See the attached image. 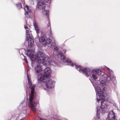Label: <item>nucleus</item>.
Segmentation results:
<instances>
[{"mask_svg":"<svg viewBox=\"0 0 120 120\" xmlns=\"http://www.w3.org/2000/svg\"><path fill=\"white\" fill-rule=\"evenodd\" d=\"M58 56L61 57V60H62L64 62L68 63L69 65L72 67L75 66L77 69L79 70L80 72L83 73L86 77L90 76H92L94 79L95 80L102 73V70L100 69H96L91 71L88 68H83L81 67L80 66L77 65L75 64H73L71 60H66L65 56L61 52H59Z\"/></svg>","mask_w":120,"mask_h":120,"instance_id":"obj_1","label":"nucleus"},{"mask_svg":"<svg viewBox=\"0 0 120 120\" xmlns=\"http://www.w3.org/2000/svg\"><path fill=\"white\" fill-rule=\"evenodd\" d=\"M44 75H39L38 77V82H46V87H44V89L48 90V89L52 88L54 87L55 82L50 79L49 77L51 73V71L49 67L46 68L44 71Z\"/></svg>","mask_w":120,"mask_h":120,"instance_id":"obj_2","label":"nucleus"},{"mask_svg":"<svg viewBox=\"0 0 120 120\" xmlns=\"http://www.w3.org/2000/svg\"><path fill=\"white\" fill-rule=\"evenodd\" d=\"M97 95V102L99 103L100 102L101 105V109L104 110L106 107L105 99L103 98V97H105L106 95V88L104 87L103 89L102 92L100 87L97 86L96 88L94 87Z\"/></svg>","mask_w":120,"mask_h":120,"instance_id":"obj_3","label":"nucleus"},{"mask_svg":"<svg viewBox=\"0 0 120 120\" xmlns=\"http://www.w3.org/2000/svg\"><path fill=\"white\" fill-rule=\"evenodd\" d=\"M27 76L29 87V88H31V94L30 96L29 103L31 105L32 110L34 112H36V109L35 108L36 106V104L34 97V91L35 85H32L29 79V77L28 74L27 75Z\"/></svg>","mask_w":120,"mask_h":120,"instance_id":"obj_4","label":"nucleus"},{"mask_svg":"<svg viewBox=\"0 0 120 120\" xmlns=\"http://www.w3.org/2000/svg\"><path fill=\"white\" fill-rule=\"evenodd\" d=\"M34 51L29 49L28 50L27 54L28 57L30 58L32 61H36L37 60L38 62L41 63L43 60V58L44 54L42 52H38L37 54L34 55Z\"/></svg>","mask_w":120,"mask_h":120,"instance_id":"obj_5","label":"nucleus"},{"mask_svg":"<svg viewBox=\"0 0 120 120\" xmlns=\"http://www.w3.org/2000/svg\"><path fill=\"white\" fill-rule=\"evenodd\" d=\"M46 37L45 35H44L41 36V38H39V40L40 42L41 43L44 42V46H46L47 45L49 47H51L52 48V46L55 47L54 50L55 51H54L53 54L54 55H56L58 54V47L55 46V44L52 43L51 40L49 38H47L46 41Z\"/></svg>","mask_w":120,"mask_h":120,"instance_id":"obj_6","label":"nucleus"},{"mask_svg":"<svg viewBox=\"0 0 120 120\" xmlns=\"http://www.w3.org/2000/svg\"><path fill=\"white\" fill-rule=\"evenodd\" d=\"M43 58L44 60L43 61L42 60L41 63L43 62V64L44 65H50L56 66L57 65L56 62L52 60L50 58L45 56L44 55Z\"/></svg>","mask_w":120,"mask_h":120,"instance_id":"obj_7","label":"nucleus"},{"mask_svg":"<svg viewBox=\"0 0 120 120\" xmlns=\"http://www.w3.org/2000/svg\"><path fill=\"white\" fill-rule=\"evenodd\" d=\"M26 41L28 42V46L29 47H30L33 44L34 41L32 39V35L31 32L28 30H26Z\"/></svg>","mask_w":120,"mask_h":120,"instance_id":"obj_8","label":"nucleus"},{"mask_svg":"<svg viewBox=\"0 0 120 120\" xmlns=\"http://www.w3.org/2000/svg\"><path fill=\"white\" fill-rule=\"evenodd\" d=\"M39 64L36 66L34 68L35 72L36 73H39L42 72V69L41 68V64H42L43 62H38L37 60H36Z\"/></svg>","mask_w":120,"mask_h":120,"instance_id":"obj_9","label":"nucleus"},{"mask_svg":"<svg viewBox=\"0 0 120 120\" xmlns=\"http://www.w3.org/2000/svg\"><path fill=\"white\" fill-rule=\"evenodd\" d=\"M45 3L43 0H40L38 2L37 7L40 9H45Z\"/></svg>","mask_w":120,"mask_h":120,"instance_id":"obj_10","label":"nucleus"},{"mask_svg":"<svg viewBox=\"0 0 120 120\" xmlns=\"http://www.w3.org/2000/svg\"><path fill=\"white\" fill-rule=\"evenodd\" d=\"M108 116L110 120H115L116 117L114 113L112 111H109Z\"/></svg>","mask_w":120,"mask_h":120,"instance_id":"obj_11","label":"nucleus"},{"mask_svg":"<svg viewBox=\"0 0 120 120\" xmlns=\"http://www.w3.org/2000/svg\"><path fill=\"white\" fill-rule=\"evenodd\" d=\"M107 108V107H106V108L105 109L103 110L101 109H101H99L98 108L97 111V116L96 117V119H97V120H99L100 119V117L99 116V113L101 112H102V111H105L106 109Z\"/></svg>","mask_w":120,"mask_h":120,"instance_id":"obj_12","label":"nucleus"},{"mask_svg":"<svg viewBox=\"0 0 120 120\" xmlns=\"http://www.w3.org/2000/svg\"><path fill=\"white\" fill-rule=\"evenodd\" d=\"M24 10L25 12H26L27 14L30 15L31 11V10L29 8L28 6L26 5L24 8Z\"/></svg>","mask_w":120,"mask_h":120,"instance_id":"obj_13","label":"nucleus"},{"mask_svg":"<svg viewBox=\"0 0 120 120\" xmlns=\"http://www.w3.org/2000/svg\"><path fill=\"white\" fill-rule=\"evenodd\" d=\"M34 26L35 28V30H36L37 34L38 35L40 32V30L38 29L37 23L35 22V21H33Z\"/></svg>","mask_w":120,"mask_h":120,"instance_id":"obj_14","label":"nucleus"},{"mask_svg":"<svg viewBox=\"0 0 120 120\" xmlns=\"http://www.w3.org/2000/svg\"><path fill=\"white\" fill-rule=\"evenodd\" d=\"M42 13L44 15H45L48 16L49 14V11L47 10H44Z\"/></svg>","mask_w":120,"mask_h":120,"instance_id":"obj_15","label":"nucleus"},{"mask_svg":"<svg viewBox=\"0 0 120 120\" xmlns=\"http://www.w3.org/2000/svg\"><path fill=\"white\" fill-rule=\"evenodd\" d=\"M100 84L101 85L103 86L105 85L106 83L105 81L101 80L100 82Z\"/></svg>","mask_w":120,"mask_h":120,"instance_id":"obj_16","label":"nucleus"},{"mask_svg":"<svg viewBox=\"0 0 120 120\" xmlns=\"http://www.w3.org/2000/svg\"><path fill=\"white\" fill-rule=\"evenodd\" d=\"M57 119L58 120H67L66 119L63 118L61 116L57 118Z\"/></svg>","mask_w":120,"mask_h":120,"instance_id":"obj_17","label":"nucleus"},{"mask_svg":"<svg viewBox=\"0 0 120 120\" xmlns=\"http://www.w3.org/2000/svg\"><path fill=\"white\" fill-rule=\"evenodd\" d=\"M109 78V79H110L111 80H112L113 79H115V77L114 76H113L112 77H111V75H110V77L108 78V79L107 80L108 81V79Z\"/></svg>","mask_w":120,"mask_h":120,"instance_id":"obj_18","label":"nucleus"},{"mask_svg":"<svg viewBox=\"0 0 120 120\" xmlns=\"http://www.w3.org/2000/svg\"><path fill=\"white\" fill-rule=\"evenodd\" d=\"M45 2L47 3H50L51 1V0H44Z\"/></svg>","mask_w":120,"mask_h":120,"instance_id":"obj_19","label":"nucleus"},{"mask_svg":"<svg viewBox=\"0 0 120 120\" xmlns=\"http://www.w3.org/2000/svg\"><path fill=\"white\" fill-rule=\"evenodd\" d=\"M17 6L19 8H22L21 4L20 3H19V4H18Z\"/></svg>","mask_w":120,"mask_h":120,"instance_id":"obj_20","label":"nucleus"},{"mask_svg":"<svg viewBox=\"0 0 120 120\" xmlns=\"http://www.w3.org/2000/svg\"><path fill=\"white\" fill-rule=\"evenodd\" d=\"M106 69L108 70L110 72H112V70L110 69V68H108V67H106Z\"/></svg>","mask_w":120,"mask_h":120,"instance_id":"obj_21","label":"nucleus"},{"mask_svg":"<svg viewBox=\"0 0 120 120\" xmlns=\"http://www.w3.org/2000/svg\"><path fill=\"white\" fill-rule=\"evenodd\" d=\"M24 60L25 61H26V63H27V64L28 63V62L27 61V60H26V59L25 58L24 59Z\"/></svg>","mask_w":120,"mask_h":120,"instance_id":"obj_22","label":"nucleus"},{"mask_svg":"<svg viewBox=\"0 0 120 120\" xmlns=\"http://www.w3.org/2000/svg\"><path fill=\"white\" fill-rule=\"evenodd\" d=\"M50 35H52V31L51 30V28L50 27Z\"/></svg>","mask_w":120,"mask_h":120,"instance_id":"obj_23","label":"nucleus"},{"mask_svg":"<svg viewBox=\"0 0 120 120\" xmlns=\"http://www.w3.org/2000/svg\"><path fill=\"white\" fill-rule=\"evenodd\" d=\"M24 28L25 29H28V28L26 26H24Z\"/></svg>","mask_w":120,"mask_h":120,"instance_id":"obj_24","label":"nucleus"},{"mask_svg":"<svg viewBox=\"0 0 120 120\" xmlns=\"http://www.w3.org/2000/svg\"><path fill=\"white\" fill-rule=\"evenodd\" d=\"M64 53H65V52H66V50L65 49H64Z\"/></svg>","mask_w":120,"mask_h":120,"instance_id":"obj_25","label":"nucleus"},{"mask_svg":"<svg viewBox=\"0 0 120 120\" xmlns=\"http://www.w3.org/2000/svg\"><path fill=\"white\" fill-rule=\"evenodd\" d=\"M20 120H23V119H21Z\"/></svg>","mask_w":120,"mask_h":120,"instance_id":"obj_26","label":"nucleus"},{"mask_svg":"<svg viewBox=\"0 0 120 120\" xmlns=\"http://www.w3.org/2000/svg\"><path fill=\"white\" fill-rule=\"evenodd\" d=\"M103 73V74L102 75H102L104 74Z\"/></svg>","mask_w":120,"mask_h":120,"instance_id":"obj_27","label":"nucleus"}]
</instances>
